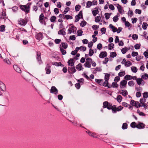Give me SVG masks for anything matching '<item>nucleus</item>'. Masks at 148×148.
Segmentation results:
<instances>
[{"label": "nucleus", "mask_w": 148, "mask_h": 148, "mask_svg": "<svg viewBox=\"0 0 148 148\" xmlns=\"http://www.w3.org/2000/svg\"><path fill=\"white\" fill-rule=\"evenodd\" d=\"M46 71V73L47 74H50L51 73V66L49 64H47L46 66L45 69Z\"/></svg>", "instance_id": "obj_9"}, {"label": "nucleus", "mask_w": 148, "mask_h": 148, "mask_svg": "<svg viewBox=\"0 0 148 148\" xmlns=\"http://www.w3.org/2000/svg\"><path fill=\"white\" fill-rule=\"evenodd\" d=\"M81 8V6L79 5H76L75 7V11H79L80 8Z\"/></svg>", "instance_id": "obj_43"}, {"label": "nucleus", "mask_w": 148, "mask_h": 148, "mask_svg": "<svg viewBox=\"0 0 148 148\" xmlns=\"http://www.w3.org/2000/svg\"><path fill=\"white\" fill-rule=\"evenodd\" d=\"M145 124L143 123H140L136 125V127L138 129H141L145 127Z\"/></svg>", "instance_id": "obj_12"}, {"label": "nucleus", "mask_w": 148, "mask_h": 148, "mask_svg": "<svg viewBox=\"0 0 148 148\" xmlns=\"http://www.w3.org/2000/svg\"><path fill=\"white\" fill-rule=\"evenodd\" d=\"M138 55V53L137 52L132 51V56L133 57L136 56Z\"/></svg>", "instance_id": "obj_58"}, {"label": "nucleus", "mask_w": 148, "mask_h": 148, "mask_svg": "<svg viewBox=\"0 0 148 148\" xmlns=\"http://www.w3.org/2000/svg\"><path fill=\"white\" fill-rule=\"evenodd\" d=\"M134 106L137 108L139 107H142V106H141V104L139 103V102L138 101H135V104Z\"/></svg>", "instance_id": "obj_25"}, {"label": "nucleus", "mask_w": 148, "mask_h": 148, "mask_svg": "<svg viewBox=\"0 0 148 148\" xmlns=\"http://www.w3.org/2000/svg\"><path fill=\"white\" fill-rule=\"evenodd\" d=\"M73 58H71L69 60L67 63L69 64L68 65L71 66H74V62H73Z\"/></svg>", "instance_id": "obj_15"}, {"label": "nucleus", "mask_w": 148, "mask_h": 148, "mask_svg": "<svg viewBox=\"0 0 148 148\" xmlns=\"http://www.w3.org/2000/svg\"><path fill=\"white\" fill-rule=\"evenodd\" d=\"M130 126L133 128H135L136 127V123L135 122H133L130 124Z\"/></svg>", "instance_id": "obj_35"}, {"label": "nucleus", "mask_w": 148, "mask_h": 148, "mask_svg": "<svg viewBox=\"0 0 148 148\" xmlns=\"http://www.w3.org/2000/svg\"><path fill=\"white\" fill-rule=\"evenodd\" d=\"M44 14L43 13H41L39 16V20L41 24H43V21L45 20L44 19Z\"/></svg>", "instance_id": "obj_11"}, {"label": "nucleus", "mask_w": 148, "mask_h": 148, "mask_svg": "<svg viewBox=\"0 0 148 148\" xmlns=\"http://www.w3.org/2000/svg\"><path fill=\"white\" fill-rule=\"evenodd\" d=\"M147 26L148 24L144 22L143 24L142 28L143 29L145 30L146 29Z\"/></svg>", "instance_id": "obj_39"}, {"label": "nucleus", "mask_w": 148, "mask_h": 148, "mask_svg": "<svg viewBox=\"0 0 148 148\" xmlns=\"http://www.w3.org/2000/svg\"><path fill=\"white\" fill-rule=\"evenodd\" d=\"M121 90H122V92H121V94H122L123 96H126L128 94V92L126 90H121Z\"/></svg>", "instance_id": "obj_26"}, {"label": "nucleus", "mask_w": 148, "mask_h": 148, "mask_svg": "<svg viewBox=\"0 0 148 148\" xmlns=\"http://www.w3.org/2000/svg\"><path fill=\"white\" fill-rule=\"evenodd\" d=\"M5 25H2L0 26V31L1 32H3L5 31Z\"/></svg>", "instance_id": "obj_33"}, {"label": "nucleus", "mask_w": 148, "mask_h": 148, "mask_svg": "<svg viewBox=\"0 0 148 148\" xmlns=\"http://www.w3.org/2000/svg\"><path fill=\"white\" fill-rule=\"evenodd\" d=\"M130 49V48H129V49H128V48L127 47H125V48H122L121 50V51L122 53L123 54H125L127 51H128V50Z\"/></svg>", "instance_id": "obj_22"}, {"label": "nucleus", "mask_w": 148, "mask_h": 148, "mask_svg": "<svg viewBox=\"0 0 148 148\" xmlns=\"http://www.w3.org/2000/svg\"><path fill=\"white\" fill-rule=\"evenodd\" d=\"M132 65V63L129 61H127L125 63V66L127 67H128Z\"/></svg>", "instance_id": "obj_42"}, {"label": "nucleus", "mask_w": 148, "mask_h": 148, "mask_svg": "<svg viewBox=\"0 0 148 148\" xmlns=\"http://www.w3.org/2000/svg\"><path fill=\"white\" fill-rule=\"evenodd\" d=\"M110 76V75L108 73H106L105 74V77H104V79L105 80H106L107 81H108L109 80V77Z\"/></svg>", "instance_id": "obj_36"}, {"label": "nucleus", "mask_w": 148, "mask_h": 148, "mask_svg": "<svg viewBox=\"0 0 148 148\" xmlns=\"http://www.w3.org/2000/svg\"><path fill=\"white\" fill-rule=\"evenodd\" d=\"M3 61L4 62L6 63L8 65H10L11 64V62L8 58H5V59L3 60Z\"/></svg>", "instance_id": "obj_24"}, {"label": "nucleus", "mask_w": 148, "mask_h": 148, "mask_svg": "<svg viewBox=\"0 0 148 148\" xmlns=\"http://www.w3.org/2000/svg\"><path fill=\"white\" fill-rule=\"evenodd\" d=\"M123 23H124L125 27H129L128 29L130 30V28L132 27V24L128 21H126Z\"/></svg>", "instance_id": "obj_17"}, {"label": "nucleus", "mask_w": 148, "mask_h": 148, "mask_svg": "<svg viewBox=\"0 0 148 148\" xmlns=\"http://www.w3.org/2000/svg\"><path fill=\"white\" fill-rule=\"evenodd\" d=\"M77 16H78V17H79L80 18V17L81 16V18L82 19H83V16L82 15V11L81 10L80 11L79 13V14H78V15H77Z\"/></svg>", "instance_id": "obj_52"}, {"label": "nucleus", "mask_w": 148, "mask_h": 148, "mask_svg": "<svg viewBox=\"0 0 148 148\" xmlns=\"http://www.w3.org/2000/svg\"><path fill=\"white\" fill-rule=\"evenodd\" d=\"M98 9V8H95V10L92 11V13L94 16H95L96 15L99 13Z\"/></svg>", "instance_id": "obj_18"}, {"label": "nucleus", "mask_w": 148, "mask_h": 148, "mask_svg": "<svg viewBox=\"0 0 148 148\" xmlns=\"http://www.w3.org/2000/svg\"><path fill=\"white\" fill-rule=\"evenodd\" d=\"M83 48V49H84V51H86V48L85 47H83V46H82L79 47H76L75 49V50L77 51V52L79 49L81 50V48Z\"/></svg>", "instance_id": "obj_30"}, {"label": "nucleus", "mask_w": 148, "mask_h": 148, "mask_svg": "<svg viewBox=\"0 0 148 148\" xmlns=\"http://www.w3.org/2000/svg\"><path fill=\"white\" fill-rule=\"evenodd\" d=\"M124 79L126 81L131 80V76L128 75H126L124 77Z\"/></svg>", "instance_id": "obj_23"}, {"label": "nucleus", "mask_w": 148, "mask_h": 148, "mask_svg": "<svg viewBox=\"0 0 148 148\" xmlns=\"http://www.w3.org/2000/svg\"><path fill=\"white\" fill-rule=\"evenodd\" d=\"M142 79L141 78H138L136 79V82L138 85H140L141 84Z\"/></svg>", "instance_id": "obj_44"}, {"label": "nucleus", "mask_w": 148, "mask_h": 148, "mask_svg": "<svg viewBox=\"0 0 148 148\" xmlns=\"http://www.w3.org/2000/svg\"><path fill=\"white\" fill-rule=\"evenodd\" d=\"M108 81H107L106 80L103 83V86L106 87L108 86Z\"/></svg>", "instance_id": "obj_60"}, {"label": "nucleus", "mask_w": 148, "mask_h": 148, "mask_svg": "<svg viewBox=\"0 0 148 148\" xmlns=\"http://www.w3.org/2000/svg\"><path fill=\"white\" fill-rule=\"evenodd\" d=\"M128 85L130 86H133L134 85V82L133 81H130L128 82Z\"/></svg>", "instance_id": "obj_46"}, {"label": "nucleus", "mask_w": 148, "mask_h": 148, "mask_svg": "<svg viewBox=\"0 0 148 148\" xmlns=\"http://www.w3.org/2000/svg\"><path fill=\"white\" fill-rule=\"evenodd\" d=\"M43 36L41 32H40L39 33L36 32L35 38L36 39L40 40L43 38Z\"/></svg>", "instance_id": "obj_6"}, {"label": "nucleus", "mask_w": 148, "mask_h": 148, "mask_svg": "<svg viewBox=\"0 0 148 148\" xmlns=\"http://www.w3.org/2000/svg\"><path fill=\"white\" fill-rule=\"evenodd\" d=\"M36 59L39 63L40 64L42 63V62L41 60V53L40 51L36 52Z\"/></svg>", "instance_id": "obj_3"}, {"label": "nucleus", "mask_w": 148, "mask_h": 148, "mask_svg": "<svg viewBox=\"0 0 148 148\" xmlns=\"http://www.w3.org/2000/svg\"><path fill=\"white\" fill-rule=\"evenodd\" d=\"M84 65L86 67L90 68L91 67L90 63L88 61H86L85 63L84 64Z\"/></svg>", "instance_id": "obj_28"}, {"label": "nucleus", "mask_w": 148, "mask_h": 148, "mask_svg": "<svg viewBox=\"0 0 148 148\" xmlns=\"http://www.w3.org/2000/svg\"><path fill=\"white\" fill-rule=\"evenodd\" d=\"M95 82L97 83L98 84H99L100 85H101L102 83L101 82H103V80L101 79H95Z\"/></svg>", "instance_id": "obj_27"}, {"label": "nucleus", "mask_w": 148, "mask_h": 148, "mask_svg": "<svg viewBox=\"0 0 148 148\" xmlns=\"http://www.w3.org/2000/svg\"><path fill=\"white\" fill-rule=\"evenodd\" d=\"M71 66V67H69L68 69V71L70 74H73L75 73L76 71V70L75 69V66Z\"/></svg>", "instance_id": "obj_8"}, {"label": "nucleus", "mask_w": 148, "mask_h": 148, "mask_svg": "<svg viewBox=\"0 0 148 148\" xmlns=\"http://www.w3.org/2000/svg\"><path fill=\"white\" fill-rule=\"evenodd\" d=\"M86 24V22L85 21H82L80 23V25L82 27L85 26Z\"/></svg>", "instance_id": "obj_38"}, {"label": "nucleus", "mask_w": 148, "mask_h": 148, "mask_svg": "<svg viewBox=\"0 0 148 148\" xmlns=\"http://www.w3.org/2000/svg\"><path fill=\"white\" fill-rule=\"evenodd\" d=\"M119 20V18L117 16H115L113 18V21L114 22H116Z\"/></svg>", "instance_id": "obj_57"}, {"label": "nucleus", "mask_w": 148, "mask_h": 148, "mask_svg": "<svg viewBox=\"0 0 148 148\" xmlns=\"http://www.w3.org/2000/svg\"><path fill=\"white\" fill-rule=\"evenodd\" d=\"M56 19V17L54 16H52L50 18V21L51 22H55Z\"/></svg>", "instance_id": "obj_41"}, {"label": "nucleus", "mask_w": 148, "mask_h": 148, "mask_svg": "<svg viewBox=\"0 0 148 148\" xmlns=\"http://www.w3.org/2000/svg\"><path fill=\"white\" fill-rule=\"evenodd\" d=\"M142 78L144 79H147L148 78V75L147 73H145L144 75L142 76Z\"/></svg>", "instance_id": "obj_51"}, {"label": "nucleus", "mask_w": 148, "mask_h": 148, "mask_svg": "<svg viewBox=\"0 0 148 148\" xmlns=\"http://www.w3.org/2000/svg\"><path fill=\"white\" fill-rule=\"evenodd\" d=\"M60 50L62 55H64L66 53V51L62 48L61 47H60Z\"/></svg>", "instance_id": "obj_47"}, {"label": "nucleus", "mask_w": 148, "mask_h": 148, "mask_svg": "<svg viewBox=\"0 0 148 148\" xmlns=\"http://www.w3.org/2000/svg\"><path fill=\"white\" fill-rule=\"evenodd\" d=\"M94 53V51L92 49H90L89 51V55L90 56H92Z\"/></svg>", "instance_id": "obj_50"}, {"label": "nucleus", "mask_w": 148, "mask_h": 148, "mask_svg": "<svg viewBox=\"0 0 148 148\" xmlns=\"http://www.w3.org/2000/svg\"><path fill=\"white\" fill-rule=\"evenodd\" d=\"M103 108H107L109 110H112V113H114L120 111V106L117 108L116 105H112L111 103H109L108 101H105L103 103Z\"/></svg>", "instance_id": "obj_1"}, {"label": "nucleus", "mask_w": 148, "mask_h": 148, "mask_svg": "<svg viewBox=\"0 0 148 148\" xmlns=\"http://www.w3.org/2000/svg\"><path fill=\"white\" fill-rule=\"evenodd\" d=\"M65 28H63L62 29L59 30L58 32L59 35H62L63 36L65 35L66 34V32L64 31Z\"/></svg>", "instance_id": "obj_13"}, {"label": "nucleus", "mask_w": 148, "mask_h": 148, "mask_svg": "<svg viewBox=\"0 0 148 148\" xmlns=\"http://www.w3.org/2000/svg\"><path fill=\"white\" fill-rule=\"evenodd\" d=\"M107 55V53L106 51H102L99 55V57L100 58H103L106 57Z\"/></svg>", "instance_id": "obj_10"}, {"label": "nucleus", "mask_w": 148, "mask_h": 148, "mask_svg": "<svg viewBox=\"0 0 148 148\" xmlns=\"http://www.w3.org/2000/svg\"><path fill=\"white\" fill-rule=\"evenodd\" d=\"M128 125L126 123H124L123 124L122 128L123 130H125L127 128Z\"/></svg>", "instance_id": "obj_34"}, {"label": "nucleus", "mask_w": 148, "mask_h": 148, "mask_svg": "<svg viewBox=\"0 0 148 148\" xmlns=\"http://www.w3.org/2000/svg\"><path fill=\"white\" fill-rule=\"evenodd\" d=\"M138 19L136 18H132V23L134 24V23H136Z\"/></svg>", "instance_id": "obj_59"}, {"label": "nucleus", "mask_w": 148, "mask_h": 148, "mask_svg": "<svg viewBox=\"0 0 148 148\" xmlns=\"http://www.w3.org/2000/svg\"><path fill=\"white\" fill-rule=\"evenodd\" d=\"M132 38L134 40H136L138 38V36L137 34H134L132 35Z\"/></svg>", "instance_id": "obj_54"}, {"label": "nucleus", "mask_w": 148, "mask_h": 148, "mask_svg": "<svg viewBox=\"0 0 148 148\" xmlns=\"http://www.w3.org/2000/svg\"><path fill=\"white\" fill-rule=\"evenodd\" d=\"M92 27L93 30H96L99 28V26L97 25H93Z\"/></svg>", "instance_id": "obj_55"}, {"label": "nucleus", "mask_w": 148, "mask_h": 148, "mask_svg": "<svg viewBox=\"0 0 148 148\" xmlns=\"http://www.w3.org/2000/svg\"><path fill=\"white\" fill-rule=\"evenodd\" d=\"M131 69L133 73H136L137 71V69L135 66H132L131 68Z\"/></svg>", "instance_id": "obj_31"}, {"label": "nucleus", "mask_w": 148, "mask_h": 148, "mask_svg": "<svg viewBox=\"0 0 148 148\" xmlns=\"http://www.w3.org/2000/svg\"><path fill=\"white\" fill-rule=\"evenodd\" d=\"M60 63L61 62H53V64L56 66H60Z\"/></svg>", "instance_id": "obj_62"}, {"label": "nucleus", "mask_w": 148, "mask_h": 148, "mask_svg": "<svg viewBox=\"0 0 148 148\" xmlns=\"http://www.w3.org/2000/svg\"><path fill=\"white\" fill-rule=\"evenodd\" d=\"M108 46L109 49L111 50L113 49L114 47V44L112 43L109 44Z\"/></svg>", "instance_id": "obj_32"}, {"label": "nucleus", "mask_w": 148, "mask_h": 148, "mask_svg": "<svg viewBox=\"0 0 148 148\" xmlns=\"http://www.w3.org/2000/svg\"><path fill=\"white\" fill-rule=\"evenodd\" d=\"M141 45L140 44H136L134 45V47L135 49H138L140 48Z\"/></svg>", "instance_id": "obj_45"}, {"label": "nucleus", "mask_w": 148, "mask_h": 148, "mask_svg": "<svg viewBox=\"0 0 148 148\" xmlns=\"http://www.w3.org/2000/svg\"><path fill=\"white\" fill-rule=\"evenodd\" d=\"M82 31L81 30L79 29L77 31V35L78 36H81L82 35Z\"/></svg>", "instance_id": "obj_37"}, {"label": "nucleus", "mask_w": 148, "mask_h": 148, "mask_svg": "<svg viewBox=\"0 0 148 148\" xmlns=\"http://www.w3.org/2000/svg\"><path fill=\"white\" fill-rule=\"evenodd\" d=\"M31 4V3H30L29 5L28 6L21 5H20L19 6L20 8L22 10L25 12L26 13H28L29 12L30 6Z\"/></svg>", "instance_id": "obj_2"}, {"label": "nucleus", "mask_w": 148, "mask_h": 148, "mask_svg": "<svg viewBox=\"0 0 148 148\" xmlns=\"http://www.w3.org/2000/svg\"><path fill=\"white\" fill-rule=\"evenodd\" d=\"M143 97L145 98H147L148 97V92H145L143 94Z\"/></svg>", "instance_id": "obj_61"}, {"label": "nucleus", "mask_w": 148, "mask_h": 148, "mask_svg": "<svg viewBox=\"0 0 148 148\" xmlns=\"http://www.w3.org/2000/svg\"><path fill=\"white\" fill-rule=\"evenodd\" d=\"M92 4V3L90 1H88L86 3V8H89L91 6Z\"/></svg>", "instance_id": "obj_29"}, {"label": "nucleus", "mask_w": 148, "mask_h": 148, "mask_svg": "<svg viewBox=\"0 0 148 148\" xmlns=\"http://www.w3.org/2000/svg\"><path fill=\"white\" fill-rule=\"evenodd\" d=\"M110 27L112 29V31L113 32H115L117 31V29L113 26L112 24L109 25Z\"/></svg>", "instance_id": "obj_20"}, {"label": "nucleus", "mask_w": 148, "mask_h": 148, "mask_svg": "<svg viewBox=\"0 0 148 148\" xmlns=\"http://www.w3.org/2000/svg\"><path fill=\"white\" fill-rule=\"evenodd\" d=\"M127 83V82L126 80L125 79L121 81V86H122L123 88H125Z\"/></svg>", "instance_id": "obj_16"}, {"label": "nucleus", "mask_w": 148, "mask_h": 148, "mask_svg": "<svg viewBox=\"0 0 148 148\" xmlns=\"http://www.w3.org/2000/svg\"><path fill=\"white\" fill-rule=\"evenodd\" d=\"M50 91V93H54L55 95H57L58 93V89L54 86H53L51 87Z\"/></svg>", "instance_id": "obj_5"}, {"label": "nucleus", "mask_w": 148, "mask_h": 148, "mask_svg": "<svg viewBox=\"0 0 148 148\" xmlns=\"http://www.w3.org/2000/svg\"><path fill=\"white\" fill-rule=\"evenodd\" d=\"M76 68L78 71L83 70L84 69V68L82 67V64L80 63L79 64L76 66Z\"/></svg>", "instance_id": "obj_21"}, {"label": "nucleus", "mask_w": 148, "mask_h": 148, "mask_svg": "<svg viewBox=\"0 0 148 148\" xmlns=\"http://www.w3.org/2000/svg\"><path fill=\"white\" fill-rule=\"evenodd\" d=\"M116 54L115 52H111L110 53V56L112 58H114L116 57Z\"/></svg>", "instance_id": "obj_48"}, {"label": "nucleus", "mask_w": 148, "mask_h": 148, "mask_svg": "<svg viewBox=\"0 0 148 148\" xmlns=\"http://www.w3.org/2000/svg\"><path fill=\"white\" fill-rule=\"evenodd\" d=\"M111 14H109L108 13H106L105 14V16L106 18V19H108L110 18V15Z\"/></svg>", "instance_id": "obj_56"}, {"label": "nucleus", "mask_w": 148, "mask_h": 148, "mask_svg": "<svg viewBox=\"0 0 148 148\" xmlns=\"http://www.w3.org/2000/svg\"><path fill=\"white\" fill-rule=\"evenodd\" d=\"M18 24L20 25L24 26L27 23V22L23 19L20 18L18 20Z\"/></svg>", "instance_id": "obj_4"}, {"label": "nucleus", "mask_w": 148, "mask_h": 148, "mask_svg": "<svg viewBox=\"0 0 148 148\" xmlns=\"http://www.w3.org/2000/svg\"><path fill=\"white\" fill-rule=\"evenodd\" d=\"M62 47L64 49H66L68 47V45L66 42H62Z\"/></svg>", "instance_id": "obj_40"}, {"label": "nucleus", "mask_w": 148, "mask_h": 148, "mask_svg": "<svg viewBox=\"0 0 148 148\" xmlns=\"http://www.w3.org/2000/svg\"><path fill=\"white\" fill-rule=\"evenodd\" d=\"M54 11L56 14H57L59 13V9L58 8H54Z\"/></svg>", "instance_id": "obj_64"}, {"label": "nucleus", "mask_w": 148, "mask_h": 148, "mask_svg": "<svg viewBox=\"0 0 148 148\" xmlns=\"http://www.w3.org/2000/svg\"><path fill=\"white\" fill-rule=\"evenodd\" d=\"M13 68L15 71L18 73H19L21 71L20 68L17 65H14L13 66Z\"/></svg>", "instance_id": "obj_19"}, {"label": "nucleus", "mask_w": 148, "mask_h": 148, "mask_svg": "<svg viewBox=\"0 0 148 148\" xmlns=\"http://www.w3.org/2000/svg\"><path fill=\"white\" fill-rule=\"evenodd\" d=\"M7 18L6 16V12H5L3 10L1 12V14L0 15V19H3L4 21H5Z\"/></svg>", "instance_id": "obj_7"}, {"label": "nucleus", "mask_w": 148, "mask_h": 148, "mask_svg": "<svg viewBox=\"0 0 148 148\" xmlns=\"http://www.w3.org/2000/svg\"><path fill=\"white\" fill-rule=\"evenodd\" d=\"M106 29L105 27H103L101 29V32L102 34H105L106 32Z\"/></svg>", "instance_id": "obj_53"}, {"label": "nucleus", "mask_w": 148, "mask_h": 148, "mask_svg": "<svg viewBox=\"0 0 148 148\" xmlns=\"http://www.w3.org/2000/svg\"><path fill=\"white\" fill-rule=\"evenodd\" d=\"M101 17L100 16H97L95 18V21L96 22H98L99 21L101 20Z\"/></svg>", "instance_id": "obj_49"}, {"label": "nucleus", "mask_w": 148, "mask_h": 148, "mask_svg": "<svg viewBox=\"0 0 148 148\" xmlns=\"http://www.w3.org/2000/svg\"><path fill=\"white\" fill-rule=\"evenodd\" d=\"M70 8L69 7H66L65 9L64 10L63 12V13L64 14H66L68 11L69 10Z\"/></svg>", "instance_id": "obj_63"}, {"label": "nucleus", "mask_w": 148, "mask_h": 148, "mask_svg": "<svg viewBox=\"0 0 148 148\" xmlns=\"http://www.w3.org/2000/svg\"><path fill=\"white\" fill-rule=\"evenodd\" d=\"M0 88L2 91H4L6 90V86L3 82H0Z\"/></svg>", "instance_id": "obj_14"}]
</instances>
